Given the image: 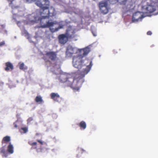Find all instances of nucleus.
<instances>
[{
    "label": "nucleus",
    "instance_id": "38",
    "mask_svg": "<svg viewBox=\"0 0 158 158\" xmlns=\"http://www.w3.org/2000/svg\"><path fill=\"white\" fill-rule=\"evenodd\" d=\"M15 127H17V126L16 125H15Z\"/></svg>",
    "mask_w": 158,
    "mask_h": 158
},
{
    "label": "nucleus",
    "instance_id": "4",
    "mask_svg": "<svg viewBox=\"0 0 158 158\" xmlns=\"http://www.w3.org/2000/svg\"><path fill=\"white\" fill-rule=\"evenodd\" d=\"M32 15L34 18L33 19L31 20V22L32 23L34 22L37 23L39 21H40L41 26L42 28H43V26L44 24H46L48 21L47 19H48L49 17L46 15H42V17L41 18L37 15V12H34L32 13Z\"/></svg>",
    "mask_w": 158,
    "mask_h": 158
},
{
    "label": "nucleus",
    "instance_id": "31",
    "mask_svg": "<svg viewBox=\"0 0 158 158\" xmlns=\"http://www.w3.org/2000/svg\"><path fill=\"white\" fill-rule=\"evenodd\" d=\"M22 33L23 34H25L27 35H28V33L27 31L25 30H23L22 31Z\"/></svg>",
    "mask_w": 158,
    "mask_h": 158
},
{
    "label": "nucleus",
    "instance_id": "9",
    "mask_svg": "<svg viewBox=\"0 0 158 158\" xmlns=\"http://www.w3.org/2000/svg\"><path fill=\"white\" fill-rule=\"evenodd\" d=\"M42 2V5L39 7L40 8V13L49 6V2L48 0H40Z\"/></svg>",
    "mask_w": 158,
    "mask_h": 158
},
{
    "label": "nucleus",
    "instance_id": "2",
    "mask_svg": "<svg viewBox=\"0 0 158 158\" xmlns=\"http://www.w3.org/2000/svg\"><path fill=\"white\" fill-rule=\"evenodd\" d=\"M83 58V56L81 55L74 56L73 58V64L74 67L79 69L86 66L85 68L79 74L84 77L85 75L90 71L92 64V61L90 60L85 59L84 60Z\"/></svg>",
    "mask_w": 158,
    "mask_h": 158
},
{
    "label": "nucleus",
    "instance_id": "20",
    "mask_svg": "<svg viewBox=\"0 0 158 158\" xmlns=\"http://www.w3.org/2000/svg\"><path fill=\"white\" fill-rule=\"evenodd\" d=\"M80 127L81 129H85L86 127V124L84 121H81L79 123L77 124Z\"/></svg>",
    "mask_w": 158,
    "mask_h": 158
},
{
    "label": "nucleus",
    "instance_id": "17",
    "mask_svg": "<svg viewBox=\"0 0 158 158\" xmlns=\"http://www.w3.org/2000/svg\"><path fill=\"white\" fill-rule=\"evenodd\" d=\"M10 141V136H7L4 137L2 140V143L3 144L4 143H7Z\"/></svg>",
    "mask_w": 158,
    "mask_h": 158
},
{
    "label": "nucleus",
    "instance_id": "11",
    "mask_svg": "<svg viewBox=\"0 0 158 158\" xmlns=\"http://www.w3.org/2000/svg\"><path fill=\"white\" fill-rule=\"evenodd\" d=\"M68 39L69 38L65 34L60 35L58 36L59 42L62 44H64L66 43Z\"/></svg>",
    "mask_w": 158,
    "mask_h": 158
},
{
    "label": "nucleus",
    "instance_id": "22",
    "mask_svg": "<svg viewBox=\"0 0 158 158\" xmlns=\"http://www.w3.org/2000/svg\"><path fill=\"white\" fill-rule=\"evenodd\" d=\"M0 153H2V156L6 157L8 156V153L6 151L4 147H2L0 149Z\"/></svg>",
    "mask_w": 158,
    "mask_h": 158
},
{
    "label": "nucleus",
    "instance_id": "36",
    "mask_svg": "<svg viewBox=\"0 0 158 158\" xmlns=\"http://www.w3.org/2000/svg\"><path fill=\"white\" fill-rule=\"evenodd\" d=\"M1 26L2 27V28H4L5 27V25H1Z\"/></svg>",
    "mask_w": 158,
    "mask_h": 158
},
{
    "label": "nucleus",
    "instance_id": "19",
    "mask_svg": "<svg viewBox=\"0 0 158 158\" xmlns=\"http://www.w3.org/2000/svg\"><path fill=\"white\" fill-rule=\"evenodd\" d=\"M7 150L10 154H12L14 152L13 146L10 142L9 143V144L7 146Z\"/></svg>",
    "mask_w": 158,
    "mask_h": 158
},
{
    "label": "nucleus",
    "instance_id": "6",
    "mask_svg": "<svg viewBox=\"0 0 158 158\" xmlns=\"http://www.w3.org/2000/svg\"><path fill=\"white\" fill-rule=\"evenodd\" d=\"M55 9L53 7L49 8L48 7L45 9L43 12L40 13V15H46L48 17H52L55 15Z\"/></svg>",
    "mask_w": 158,
    "mask_h": 158
},
{
    "label": "nucleus",
    "instance_id": "18",
    "mask_svg": "<svg viewBox=\"0 0 158 158\" xmlns=\"http://www.w3.org/2000/svg\"><path fill=\"white\" fill-rule=\"evenodd\" d=\"M56 23L53 22H50L48 21L47 23L43 26V28L50 27H52Z\"/></svg>",
    "mask_w": 158,
    "mask_h": 158
},
{
    "label": "nucleus",
    "instance_id": "8",
    "mask_svg": "<svg viewBox=\"0 0 158 158\" xmlns=\"http://www.w3.org/2000/svg\"><path fill=\"white\" fill-rule=\"evenodd\" d=\"M77 49L70 45L68 46L66 49V54L69 57H71L73 55L77 52Z\"/></svg>",
    "mask_w": 158,
    "mask_h": 158
},
{
    "label": "nucleus",
    "instance_id": "10",
    "mask_svg": "<svg viewBox=\"0 0 158 158\" xmlns=\"http://www.w3.org/2000/svg\"><path fill=\"white\" fill-rule=\"evenodd\" d=\"M142 18V15L141 13L139 12H136L133 15L132 21L134 22H137L141 19Z\"/></svg>",
    "mask_w": 158,
    "mask_h": 158
},
{
    "label": "nucleus",
    "instance_id": "23",
    "mask_svg": "<svg viewBox=\"0 0 158 158\" xmlns=\"http://www.w3.org/2000/svg\"><path fill=\"white\" fill-rule=\"evenodd\" d=\"M19 68L20 70H25L27 69V67L25 66L23 63H19Z\"/></svg>",
    "mask_w": 158,
    "mask_h": 158
},
{
    "label": "nucleus",
    "instance_id": "24",
    "mask_svg": "<svg viewBox=\"0 0 158 158\" xmlns=\"http://www.w3.org/2000/svg\"><path fill=\"white\" fill-rule=\"evenodd\" d=\"M105 6H108L107 3L106 2L102 1L99 3V7L100 8Z\"/></svg>",
    "mask_w": 158,
    "mask_h": 158
},
{
    "label": "nucleus",
    "instance_id": "14",
    "mask_svg": "<svg viewBox=\"0 0 158 158\" xmlns=\"http://www.w3.org/2000/svg\"><path fill=\"white\" fill-rule=\"evenodd\" d=\"M51 98L56 102H58L60 99V95L57 94L52 93L51 94Z\"/></svg>",
    "mask_w": 158,
    "mask_h": 158
},
{
    "label": "nucleus",
    "instance_id": "7",
    "mask_svg": "<svg viewBox=\"0 0 158 158\" xmlns=\"http://www.w3.org/2000/svg\"><path fill=\"white\" fill-rule=\"evenodd\" d=\"M65 34L69 39L74 38L76 36L75 30L71 26H69L68 27Z\"/></svg>",
    "mask_w": 158,
    "mask_h": 158
},
{
    "label": "nucleus",
    "instance_id": "13",
    "mask_svg": "<svg viewBox=\"0 0 158 158\" xmlns=\"http://www.w3.org/2000/svg\"><path fill=\"white\" fill-rule=\"evenodd\" d=\"M81 54V55L83 57L86 56L90 51V48L88 47L85 48L83 49H80L79 50Z\"/></svg>",
    "mask_w": 158,
    "mask_h": 158
},
{
    "label": "nucleus",
    "instance_id": "34",
    "mask_svg": "<svg viewBox=\"0 0 158 158\" xmlns=\"http://www.w3.org/2000/svg\"><path fill=\"white\" fill-rule=\"evenodd\" d=\"M152 32L150 31H148L147 32V35H152Z\"/></svg>",
    "mask_w": 158,
    "mask_h": 158
},
{
    "label": "nucleus",
    "instance_id": "32",
    "mask_svg": "<svg viewBox=\"0 0 158 158\" xmlns=\"http://www.w3.org/2000/svg\"><path fill=\"white\" fill-rule=\"evenodd\" d=\"M5 42L4 41H3L2 42H0V46H2L5 44Z\"/></svg>",
    "mask_w": 158,
    "mask_h": 158
},
{
    "label": "nucleus",
    "instance_id": "39",
    "mask_svg": "<svg viewBox=\"0 0 158 158\" xmlns=\"http://www.w3.org/2000/svg\"><path fill=\"white\" fill-rule=\"evenodd\" d=\"M39 134L38 133H36V135H38Z\"/></svg>",
    "mask_w": 158,
    "mask_h": 158
},
{
    "label": "nucleus",
    "instance_id": "27",
    "mask_svg": "<svg viewBox=\"0 0 158 158\" xmlns=\"http://www.w3.org/2000/svg\"><path fill=\"white\" fill-rule=\"evenodd\" d=\"M37 141L39 142L41 145H47V144L46 143L43 142L42 141L40 140H37Z\"/></svg>",
    "mask_w": 158,
    "mask_h": 158
},
{
    "label": "nucleus",
    "instance_id": "26",
    "mask_svg": "<svg viewBox=\"0 0 158 158\" xmlns=\"http://www.w3.org/2000/svg\"><path fill=\"white\" fill-rule=\"evenodd\" d=\"M50 30L52 33H54L56 31H58V28H55V29L53 28H50Z\"/></svg>",
    "mask_w": 158,
    "mask_h": 158
},
{
    "label": "nucleus",
    "instance_id": "15",
    "mask_svg": "<svg viewBox=\"0 0 158 158\" xmlns=\"http://www.w3.org/2000/svg\"><path fill=\"white\" fill-rule=\"evenodd\" d=\"M5 69L6 71H8L10 70H12L13 69L14 67L12 64L10 62H8L5 63Z\"/></svg>",
    "mask_w": 158,
    "mask_h": 158
},
{
    "label": "nucleus",
    "instance_id": "5",
    "mask_svg": "<svg viewBox=\"0 0 158 158\" xmlns=\"http://www.w3.org/2000/svg\"><path fill=\"white\" fill-rule=\"evenodd\" d=\"M47 57L51 60L55 61L57 58L56 53L53 51L46 52L45 54L44 55L43 59L45 61H48V60L47 59Z\"/></svg>",
    "mask_w": 158,
    "mask_h": 158
},
{
    "label": "nucleus",
    "instance_id": "28",
    "mask_svg": "<svg viewBox=\"0 0 158 158\" xmlns=\"http://www.w3.org/2000/svg\"><path fill=\"white\" fill-rule=\"evenodd\" d=\"M21 130H22L23 131L24 133H26L28 130L27 128V127H22L21 128Z\"/></svg>",
    "mask_w": 158,
    "mask_h": 158
},
{
    "label": "nucleus",
    "instance_id": "37",
    "mask_svg": "<svg viewBox=\"0 0 158 158\" xmlns=\"http://www.w3.org/2000/svg\"><path fill=\"white\" fill-rule=\"evenodd\" d=\"M31 120H32V119H31V118H29L28 119V120H29V121H31Z\"/></svg>",
    "mask_w": 158,
    "mask_h": 158
},
{
    "label": "nucleus",
    "instance_id": "40",
    "mask_svg": "<svg viewBox=\"0 0 158 158\" xmlns=\"http://www.w3.org/2000/svg\"><path fill=\"white\" fill-rule=\"evenodd\" d=\"M93 35H94V36H96V35H95V34H94V33H93Z\"/></svg>",
    "mask_w": 158,
    "mask_h": 158
},
{
    "label": "nucleus",
    "instance_id": "30",
    "mask_svg": "<svg viewBox=\"0 0 158 158\" xmlns=\"http://www.w3.org/2000/svg\"><path fill=\"white\" fill-rule=\"evenodd\" d=\"M127 0H123L121 2V4L123 5H125L126 3Z\"/></svg>",
    "mask_w": 158,
    "mask_h": 158
},
{
    "label": "nucleus",
    "instance_id": "1",
    "mask_svg": "<svg viewBox=\"0 0 158 158\" xmlns=\"http://www.w3.org/2000/svg\"><path fill=\"white\" fill-rule=\"evenodd\" d=\"M84 77L80 75L77 77H74L68 74L61 76L60 81L64 83L65 86L70 87L74 91H78L84 81Z\"/></svg>",
    "mask_w": 158,
    "mask_h": 158
},
{
    "label": "nucleus",
    "instance_id": "33",
    "mask_svg": "<svg viewBox=\"0 0 158 158\" xmlns=\"http://www.w3.org/2000/svg\"><path fill=\"white\" fill-rule=\"evenodd\" d=\"M26 2L28 3H31L35 1V0H25Z\"/></svg>",
    "mask_w": 158,
    "mask_h": 158
},
{
    "label": "nucleus",
    "instance_id": "35",
    "mask_svg": "<svg viewBox=\"0 0 158 158\" xmlns=\"http://www.w3.org/2000/svg\"><path fill=\"white\" fill-rule=\"evenodd\" d=\"M63 26H64L62 25H59V27L58 28H58V30H59L60 29L63 28Z\"/></svg>",
    "mask_w": 158,
    "mask_h": 158
},
{
    "label": "nucleus",
    "instance_id": "29",
    "mask_svg": "<svg viewBox=\"0 0 158 158\" xmlns=\"http://www.w3.org/2000/svg\"><path fill=\"white\" fill-rule=\"evenodd\" d=\"M14 0H13L11 1L9 3V6H11L12 8H13L14 7V6L13 4V2H14Z\"/></svg>",
    "mask_w": 158,
    "mask_h": 158
},
{
    "label": "nucleus",
    "instance_id": "3",
    "mask_svg": "<svg viewBox=\"0 0 158 158\" xmlns=\"http://www.w3.org/2000/svg\"><path fill=\"white\" fill-rule=\"evenodd\" d=\"M143 6L142 7V10L144 14H146V16H149L148 14H152L157 11L154 15L158 14V6L156 7L155 6L149 4L148 2H143Z\"/></svg>",
    "mask_w": 158,
    "mask_h": 158
},
{
    "label": "nucleus",
    "instance_id": "25",
    "mask_svg": "<svg viewBox=\"0 0 158 158\" xmlns=\"http://www.w3.org/2000/svg\"><path fill=\"white\" fill-rule=\"evenodd\" d=\"M35 3L37 6H40L42 5V2L40 1V0H35Z\"/></svg>",
    "mask_w": 158,
    "mask_h": 158
},
{
    "label": "nucleus",
    "instance_id": "41",
    "mask_svg": "<svg viewBox=\"0 0 158 158\" xmlns=\"http://www.w3.org/2000/svg\"><path fill=\"white\" fill-rule=\"evenodd\" d=\"M113 51H114V53H115V50H114Z\"/></svg>",
    "mask_w": 158,
    "mask_h": 158
},
{
    "label": "nucleus",
    "instance_id": "16",
    "mask_svg": "<svg viewBox=\"0 0 158 158\" xmlns=\"http://www.w3.org/2000/svg\"><path fill=\"white\" fill-rule=\"evenodd\" d=\"M35 101L39 104H42L44 103L42 97L40 95L37 96L35 98Z\"/></svg>",
    "mask_w": 158,
    "mask_h": 158
},
{
    "label": "nucleus",
    "instance_id": "21",
    "mask_svg": "<svg viewBox=\"0 0 158 158\" xmlns=\"http://www.w3.org/2000/svg\"><path fill=\"white\" fill-rule=\"evenodd\" d=\"M100 9L101 12L104 14H107L108 12V6H105L102 7H101L100 8Z\"/></svg>",
    "mask_w": 158,
    "mask_h": 158
},
{
    "label": "nucleus",
    "instance_id": "12",
    "mask_svg": "<svg viewBox=\"0 0 158 158\" xmlns=\"http://www.w3.org/2000/svg\"><path fill=\"white\" fill-rule=\"evenodd\" d=\"M28 143L30 145L33 147L34 146V147H33L34 148L36 149L37 152H42V147L41 146L39 147V144H37V142H34L33 143H31V142H29Z\"/></svg>",
    "mask_w": 158,
    "mask_h": 158
}]
</instances>
